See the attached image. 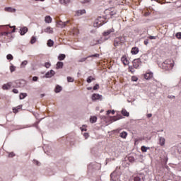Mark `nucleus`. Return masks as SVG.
<instances>
[{"mask_svg": "<svg viewBox=\"0 0 181 181\" xmlns=\"http://www.w3.org/2000/svg\"><path fill=\"white\" fill-rule=\"evenodd\" d=\"M159 66L161 69L165 70V71H169V70H172V69H173V67L175 66V61L168 59H166L165 62H162L161 64H159Z\"/></svg>", "mask_w": 181, "mask_h": 181, "instance_id": "1", "label": "nucleus"}, {"mask_svg": "<svg viewBox=\"0 0 181 181\" xmlns=\"http://www.w3.org/2000/svg\"><path fill=\"white\" fill-rule=\"evenodd\" d=\"M171 153L175 156H181V143L176 146H173L171 148Z\"/></svg>", "mask_w": 181, "mask_h": 181, "instance_id": "2", "label": "nucleus"}, {"mask_svg": "<svg viewBox=\"0 0 181 181\" xmlns=\"http://www.w3.org/2000/svg\"><path fill=\"white\" fill-rule=\"evenodd\" d=\"M104 23H107V21H105V18L100 16L95 21L93 26L94 28H100V26H103Z\"/></svg>", "mask_w": 181, "mask_h": 181, "instance_id": "3", "label": "nucleus"}, {"mask_svg": "<svg viewBox=\"0 0 181 181\" xmlns=\"http://www.w3.org/2000/svg\"><path fill=\"white\" fill-rule=\"evenodd\" d=\"M120 176H121V173H119V172L117 170H115L113 173L110 174V180L119 181Z\"/></svg>", "mask_w": 181, "mask_h": 181, "instance_id": "4", "label": "nucleus"}, {"mask_svg": "<svg viewBox=\"0 0 181 181\" xmlns=\"http://www.w3.org/2000/svg\"><path fill=\"white\" fill-rule=\"evenodd\" d=\"M130 181H145V175L139 174L130 178Z\"/></svg>", "mask_w": 181, "mask_h": 181, "instance_id": "5", "label": "nucleus"}, {"mask_svg": "<svg viewBox=\"0 0 181 181\" xmlns=\"http://www.w3.org/2000/svg\"><path fill=\"white\" fill-rule=\"evenodd\" d=\"M142 64V61H141V58L136 59L133 61V67L134 69H139V66Z\"/></svg>", "mask_w": 181, "mask_h": 181, "instance_id": "6", "label": "nucleus"}, {"mask_svg": "<svg viewBox=\"0 0 181 181\" xmlns=\"http://www.w3.org/2000/svg\"><path fill=\"white\" fill-rule=\"evenodd\" d=\"M90 57H100V54H92L87 57L81 58L78 62V63H84V62H86L87 60V59H90Z\"/></svg>", "mask_w": 181, "mask_h": 181, "instance_id": "7", "label": "nucleus"}, {"mask_svg": "<svg viewBox=\"0 0 181 181\" xmlns=\"http://www.w3.org/2000/svg\"><path fill=\"white\" fill-rule=\"evenodd\" d=\"M15 87V86H13V82H8L6 84H4L2 86V88L4 90H9L11 88V87Z\"/></svg>", "mask_w": 181, "mask_h": 181, "instance_id": "8", "label": "nucleus"}, {"mask_svg": "<svg viewBox=\"0 0 181 181\" xmlns=\"http://www.w3.org/2000/svg\"><path fill=\"white\" fill-rule=\"evenodd\" d=\"M97 100H103V95L98 94V93H94L92 95V100L93 101H97Z\"/></svg>", "mask_w": 181, "mask_h": 181, "instance_id": "9", "label": "nucleus"}, {"mask_svg": "<svg viewBox=\"0 0 181 181\" xmlns=\"http://www.w3.org/2000/svg\"><path fill=\"white\" fill-rule=\"evenodd\" d=\"M54 74H56V72H54V70L51 69L49 71L45 74V77L46 78H50L51 77H53Z\"/></svg>", "mask_w": 181, "mask_h": 181, "instance_id": "10", "label": "nucleus"}, {"mask_svg": "<svg viewBox=\"0 0 181 181\" xmlns=\"http://www.w3.org/2000/svg\"><path fill=\"white\" fill-rule=\"evenodd\" d=\"M114 32H115V30L114 28H111L103 32V36H109V35H111V33H114Z\"/></svg>", "mask_w": 181, "mask_h": 181, "instance_id": "11", "label": "nucleus"}, {"mask_svg": "<svg viewBox=\"0 0 181 181\" xmlns=\"http://www.w3.org/2000/svg\"><path fill=\"white\" fill-rule=\"evenodd\" d=\"M4 11L5 12H8L10 13H15V12H16V8H13L12 7H5Z\"/></svg>", "mask_w": 181, "mask_h": 181, "instance_id": "12", "label": "nucleus"}, {"mask_svg": "<svg viewBox=\"0 0 181 181\" xmlns=\"http://www.w3.org/2000/svg\"><path fill=\"white\" fill-rule=\"evenodd\" d=\"M101 43H103V40L101 39H94L92 42H91V45L92 46H95V45H101Z\"/></svg>", "mask_w": 181, "mask_h": 181, "instance_id": "13", "label": "nucleus"}, {"mask_svg": "<svg viewBox=\"0 0 181 181\" xmlns=\"http://www.w3.org/2000/svg\"><path fill=\"white\" fill-rule=\"evenodd\" d=\"M153 77V74L152 72H148L144 74V78L146 80H151Z\"/></svg>", "mask_w": 181, "mask_h": 181, "instance_id": "14", "label": "nucleus"}, {"mask_svg": "<svg viewBox=\"0 0 181 181\" xmlns=\"http://www.w3.org/2000/svg\"><path fill=\"white\" fill-rule=\"evenodd\" d=\"M28 33V28L26 27H23L20 29V34L21 36H23V35L26 34Z\"/></svg>", "mask_w": 181, "mask_h": 181, "instance_id": "15", "label": "nucleus"}, {"mask_svg": "<svg viewBox=\"0 0 181 181\" xmlns=\"http://www.w3.org/2000/svg\"><path fill=\"white\" fill-rule=\"evenodd\" d=\"M132 54H138L139 53V48L134 47L131 50Z\"/></svg>", "mask_w": 181, "mask_h": 181, "instance_id": "16", "label": "nucleus"}, {"mask_svg": "<svg viewBox=\"0 0 181 181\" xmlns=\"http://www.w3.org/2000/svg\"><path fill=\"white\" fill-rule=\"evenodd\" d=\"M67 23H69V21L66 22H62V21L58 22V25L60 26V28H65Z\"/></svg>", "mask_w": 181, "mask_h": 181, "instance_id": "17", "label": "nucleus"}, {"mask_svg": "<svg viewBox=\"0 0 181 181\" xmlns=\"http://www.w3.org/2000/svg\"><path fill=\"white\" fill-rule=\"evenodd\" d=\"M63 66H64V64L62 62H58L57 63L56 69L57 70H59V69H63Z\"/></svg>", "mask_w": 181, "mask_h": 181, "instance_id": "18", "label": "nucleus"}, {"mask_svg": "<svg viewBox=\"0 0 181 181\" xmlns=\"http://www.w3.org/2000/svg\"><path fill=\"white\" fill-rule=\"evenodd\" d=\"M165 139L162 136L159 137V144L160 146H165Z\"/></svg>", "mask_w": 181, "mask_h": 181, "instance_id": "19", "label": "nucleus"}, {"mask_svg": "<svg viewBox=\"0 0 181 181\" xmlns=\"http://www.w3.org/2000/svg\"><path fill=\"white\" fill-rule=\"evenodd\" d=\"M125 160H128L130 163H134V162H135V158L133 156H129L125 158Z\"/></svg>", "mask_w": 181, "mask_h": 181, "instance_id": "20", "label": "nucleus"}, {"mask_svg": "<svg viewBox=\"0 0 181 181\" xmlns=\"http://www.w3.org/2000/svg\"><path fill=\"white\" fill-rule=\"evenodd\" d=\"M128 136V133L127 132H122L119 134V137L123 138V139H125Z\"/></svg>", "mask_w": 181, "mask_h": 181, "instance_id": "21", "label": "nucleus"}, {"mask_svg": "<svg viewBox=\"0 0 181 181\" xmlns=\"http://www.w3.org/2000/svg\"><path fill=\"white\" fill-rule=\"evenodd\" d=\"M45 23H52V17H50L49 16H45Z\"/></svg>", "mask_w": 181, "mask_h": 181, "instance_id": "22", "label": "nucleus"}, {"mask_svg": "<svg viewBox=\"0 0 181 181\" xmlns=\"http://www.w3.org/2000/svg\"><path fill=\"white\" fill-rule=\"evenodd\" d=\"M84 13H86V11L84 9L76 11V15L78 16H81V15H84Z\"/></svg>", "mask_w": 181, "mask_h": 181, "instance_id": "23", "label": "nucleus"}, {"mask_svg": "<svg viewBox=\"0 0 181 181\" xmlns=\"http://www.w3.org/2000/svg\"><path fill=\"white\" fill-rule=\"evenodd\" d=\"M121 60L124 66H127V64H128V59H127V57H122Z\"/></svg>", "mask_w": 181, "mask_h": 181, "instance_id": "24", "label": "nucleus"}, {"mask_svg": "<svg viewBox=\"0 0 181 181\" xmlns=\"http://www.w3.org/2000/svg\"><path fill=\"white\" fill-rule=\"evenodd\" d=\"M122 114L124 115V117H129V112H128L125 109L122 110Z\"/></svg>", "mask_w": 181, "mask_h": 181, "instance_id": "25", "label": "nucleus"}, {"mask_svg": "<svg viewBox=\"0 0 181 181\" xmlns=\"http://www.w3.org/2000/svg\"><path fill=\"white\" fill-rule=\"evenodd\" d=\"M66 59V54H60L58 56V60L62 61V60H64Z\"/></svg>", "mask_w": 181, "mask_h": 181, "instance_id": "26", "label": "nucleus"}, {"mask_svg": "<svg viewBox=\"0 0 181 181\" xmlns=\"http://www.w3.org/2000/svg\"><path fill=\"white\" fill-rule=\"evenodd\" d=\"M90 121L91 122V124H95V122H97V117H95V116L90 117Z\"/></svg>", "mask_w": 181, "mask_h": 181, "instance_id": "27", "label": "nucleus"}, {"mask_svg": "<svg viewBox=\"0 0 181 181\" xmlns=\"http://www.w3.org/2000/svg\"><path fill=\"white\" fill-rule=\"evenodd\" d=\"M59 3L62 5H67V4L70 3V0H59Z\"/></svg>", "mask_w": 181, "mask_h": 181, "instance_id": "28", "label": "nucleus"}, {"mask_svg": "<svg viewBox=\"0 0 181 181\" xmlns=\"http://www.w3.org/2000/svg\"><path fill=\"white\" fill-rule=\"evenodd\" d=\"M62 90H63V88H62V86L57 85L55 88V93H60V91H62Z\"/></svg>", "mask_w": 181, "mask_h": 181, "instance_id": "29", "label": "nucleus"}, {"mask_svg": "<svg viewBox=\"0 0 181 181\" xmlns=\"http://www.w3.org/2000/svg\"><path fill=\"white\" fill-rule=\"evenodd\" d=\"M119 38L116 37L114 41V46L117 47L119 45Z\"/></svg>", "mask_w": 181, "mask_h": 181, "instance_id": "30", "label": "nucleus"}, {"mask_svg": "<svg viewBox=\"0 0 181 181\" xmlns=\"http://www.w3.org/2000/svg\"><path fill=\"white\" fill-rule=\"evenodd\" d=\"M54 44V42H53V40H49L47 43L49 47H52V46H53Z\"/></svg>", "mask_w": 181, "mask_h": 181, "instance_id": "31", "label": "nucleus"}, {"mask_svg": "<svg viewBox=\"0 0 181 181\" xmlns=\"http://www.w3.org/2000/svg\"><path fill=\"white\" fill-rule=\"evenodd\" d=\"M121 118H122V115H117V117H114L112 118V121H118V119H121Z\"/></svg>", "mask_w": 181, "mask_h": 181, "instance_id": "32", "label": "nucleus"}, {"mask_svg": "<svg viewBox=\"0 0 181 181\" xmlns=\"http://www.w3.org/2000/svg\"><path fill=\"white\" fill-rule=\"evenodd\" d=\"M110 16H114L115 15H117V11L112 8V11H110Z\"/></svg>", "mask_w": 181, "mask_h": 181, "instance_id": "33", "label": "nucleus"}, {"mask_svg": "<svg viewBox=\"0 0 181 181\" xmlns=\"http://www.w3.org/2000/svg\"><path fill=\"white\" fill-rule=\"evenodd\" d=\"M28 64V61L25 60L21 64V68L24 69L25 66Z\"/></svg>", "mask_w": 181, "mask_h": 181, "instance_id": "34", "label": "nucleus"}, {"mask_svg": "<svg viewBox=\"0 0 181 181\" xmlns=\"http://www.w3.org/2000/svg\"><path fill=\"white\" fill-rule=\"evenodd\" d=\"M27 96H28V94H26V93H21L20 96H19L20 97V100H23Z\"/></svg>", "mask_w": 181, "mask_h": 181, "instance_id": "35", "label": "nucleus"}, {"mask_svg": "<svg viewBox=\"0 0 181 181\" xmlns=\"http://www.w3.org/2000/svg\"><path fill=\"white\" fill-rule=\"evenodd\" d=\"M93 80H95V78H93V76H89L88 77L86 81L87 83H90L91 81H93Z\"/></svg>", "mask_w": 181, "mask_h": 181, "instance_id": "36", "label": "nucleus"}, {"mask_svg": "<svg viewBox=\"0 0 181 181\" xmlns=\"http://www.w3.org/2000/svg\"><path fill=\"white\" fill-rule=\"evenodd\" d=\"M6 59H7V60H13V56H12V54H8L6 56Z\"/></svg>", "mask_w": 181, "mask_h": 181, "instance_id": "37", "label": "nucleus"}, {"mask_svg": "<svg viewBox=\"0 0 181 181\" xmlns=\"http://www.w3.org/2000/svg\"><path fill=\"white\" fill-rule=\"evenodd\" d=\"M15 70H16V67L13 65H11L10 66V71H11V73H13V71H15Z\"/></svg>", "mask_w": 181, "mask_h": 181, "instance_id": "38", "label": "nucleus"}, {"mask_svg": "<svg viewBox=\"0 0 181 181\" xmlns=\"http://www.w3.org/2000/svg\"><path fill=\"white\" fill-rule=\"evenodd\" d=\"M68 83H73L74 81V78H71V76L67 77Z\"/></svg>", "mask_w": 181, "mask_h": 181, "instance_id": "39", "label": "nucleus"}, {"mask_svg": "<svg viewBox=\"0 0 181 181\" xmlns=\"http://www.w3.org/2000/svg\"><path fill=\"white\" fill-rule=\"evenodd\" d=\"M31 45H33L34 43H36V37H32L30 40Z\"/></svg>", "mask_w": 181, "mask_h": 181, "instance_id": "40", "label": "nucleus"}, {"mask_svg": "<svg viewBox=\"0 0 181 181\" xmlns=\"http://www.w3.org/2000/svg\"><path fill=\"white\" fill-rule=\"evenodd\" d=\"M148 149H149V148H148V147H146V146H141V151H142L143 152H146V151H148Z\"/></svg>", "mask_w": 181, "mask_h": 181, "instance_id": "41", "label": "nucleus"}, {"mask_svg": "<svg viewBox=\"0 0 181 181\" xmlns=\"http://www.w3.org/2000/svg\"><path fill=\"white\" fill-rule=\"evenodd\" d=\"M45 32L47 33H52V28L50 27H47L45 30Z\"/></svg>", "mask_w": 181, "mask_h": 181, "instance_id": "42", "label": "nucleus"}, {"mask_svg": "<svg viewBox=\"0 0 181 181\" xmlns=\"http://www.w3.org/2000/svg\"><path fill=\"white\" fill-rule=\"evenodd\" d=\"M117 38L119 39L120 43H124V40H125V39L122 36H120V37H117Z\"/></svg>", "mask_w": 181, "mask_h": 181, "instance_id": "43", "label": "nucleus"}, {"mask_svg": "<svg viewBox=\"0 0 181 181\" xmlns=\"http://www.w3.org/2000/svg\"><path fill=\"white\" fill-rule=\"evenodd\" d=\"M33 164L36 165L37 166H40V162L37 160H33Z\"/></svg>", "mask_w": 181, "mask_h": 181, "instance_id": "44", "label": "nucleus"}, {"mask_svg": "<svg viewBox=\"0 0 181 181\" xmlns=\"http://www.w3.org/2000/svg\"><path fill=\"white\" fill-rule=\"evenodd\" d=\"M50 66H52V64L49 62H46L45 64V67H46V69H49Z\"/></svg>", "mask_w": 181, "mask_h": 181, "instance_id": "45", "label": "nucleus"}, {"mask_svg": "<svg viewBox=\"0 0 181 181\" xmlns=\"http://www.w3.org/2000/svg\"><path fill=\"white\" fill-rule=\"evenodd\" d=\"M175 36H176L177 39H181V32L177 33Z\"/></svg>", "mask_w": 181, "mask_h": 181, "instance_id": "46", "label": "nucleus"}, {"mask_svg": "<svg viewBox=\"0 0 181 181\" xmlns=\"http://www.w3.org/2000/svg\"><path fill=\"white\" fill-rule=\"evenodd\" d=\"M129 71H130V73H135V70H134V68H132V66L129 67Z\"/></svg>", "mask_w": 181, "mask_h": 181, "instance_id": "47", "label": "nucleus"}, {"mask_svg": "<svg viewBox=\"0 0 181 181\" xmlns=\"http://www.w3.org/2000/svg\"><path fill=\"white\" fill-rule=\"evenodd\" d=\"M90 2H91V0H83L81 4H90Z\"/></svg>", "mask_w": 181, "mask_h": 181, "instance_id": "48", "label": "nucleus"}, {"mask_svg": "<svg viewBox=\"0 0 181 181\" xmlns=\"http://www.w3.org/2000/svg\"><path fill=\"white\" fill-rule=\"evenodd\" d=\"M13 156H15L14 152L9 153L8 158H13Z\"/></svg>", "mask_w": 181, "mask_h": 181, "instance_id": "49", "label": "nucleus"}, {"mask_svg": "<svg viewBox=\"0 0 181 181\" xmlns=\"http://www.w3.org/2000/svg\"><path fill=\"white\" fill-rule=\"evenodd\" d=\"M98 88H100V85L98 84H95L94 86H93V90H98Z\"/></svg>", "mask_w": 181, "mask_h": 181, "instance_id": "50", "label": "nucleus"}, {"mask_svg": "<svg viewBox=\"0 0 181 181\" xmlns=\"http://www.w3.org/2000/svg\"><path fill=\"white\" fill-rule=\"evenodd\" d=\"M132 81H138V77L132 76Z\"/></svg>", "mask_w": 181, "mask_h": 181, "instance_id": "51", "label": "nucleus"}, {"mask_svg": "<svg viewBox=\"0 0 181 181\" xmlns=\"http://www.w3.org/2000/svg\"><path fill=\"white\" fill-rule=\"evenodd\" d=\"M148 39H150L151 40H155L156 39V36L150 35L148 36Z\"/></svg>", "mask_w": 181, "mask_h": 181, "instance_id": "52", "label": "nucleus"}, {"mask_svg": "<svg viewBox=\"0 0 181 181\" xmlns=\"http://www.w3.org/2000/svg\"><path fill=\"white\" fill-rule=\"evenodd\" d=\"M37 80H39V77H37V76L33 77V81H37Z\"/></svg>", "mask_w": 181, "mask_h": 181, "instance_id": "53", "label": "nucleus"}, {"mask_svg": "<svg viewBox=\"0 0 181 181\" xmlns=\"http://www.w3.org/2000/svg\"><path fill=\"white\" fill-rule=\"evenodd\" d=\"M8 35H9V33H7V32L1 33V36H8Z\"/></svg>", "mask_w": 181, "mask_h": 181, "instance_id": "54", "label": "nucleus"}, {"mask_svg": "<svg viewBox=\"0 0 181 181\" xmlns=\"http://www.w3.org/2000/svg\"><path fill=\"white\" fill-rule=\"evenodd\" d=\"M10 28H13V29L11 31V33H15V30H16V26H10Z\"/></svg>", "mask_w": 181, "mask_h": 181, "instance_id": "55", "label": "nucleus"}, {"mask_svg": "<svg viewBox=\"0 0 181 181\" xmlns=\"http://www.w3.org/2000/svg\"><path fill=\"white\" fill-rule=\"evenodd\" d=\"M13 112H14V114H16L18 112V108L13 107Z\"/></svg>", "mask_w": 181, "mask_h": 181, "instance_id": "56", "label": "nucleus"}, {"mask_svg": "<svg viewBox=\"0 0 181 181\" xmlns=\"http://www.w3.org/2000/svg\"><path fill=\"white\" fill-rule=\"evenodd\" d=\"M13 92L14 94H18V93H19L18 89H13Z\"/></svg>", "mask_w": 181, "mask_h": 181, "instance_id": "57", "label": "nucleus"}, {"mask_svg": "<svg viewBox=\"0 0 181 181\" xmlns=\"http://www.w3.org/2000/svg\"><path fill=\"white\" fill-rule=\"evenodd\" d=\"M83 136H85L86 139H87V138H88V133H84Z\"/></svg>", "mask_w": 181, "mask_h": 181, "instance_id": "58", "label": "nucleus"}, {"mask_svg": "<svg viewBox=\"0 0 181 181\" xmlns=\"http://www.w3.org/2000/svg\"><path fill=\"white\" fill-rule=\"evenodd\" d=\"M149 43V41L148 40H144V45H146V46Z\"/></svg>", "mask_w": 181, "mask_h": 181, "instance_id": "59", "label": "nucleus"}, {"mask_svg": "<svg viewBox=\"0 0 181 181\" xmlns=\"http://www.w3.org/2000/svg\"><path fill=\"white\" fill-rule=\"evenodd\" d=\"M150 14H151V13L146 12V13H144V16H149Z\"/></svg>", "mask_w": 181, "mask_h": 181, "instance_id": "60", "label": "nucleus"}, {"mask_svg": "<svg viewBox=\"0 0 181 181\" xmlns=\"http://www.w3.org/2000/svg\"><path fill=\"white\" fill-rule=\"evenodd\" d=\"M152 117V114L149 113L147 115V118H151Z\"/></svg>", "mask_w": 181, "mask_h": 181, "instance_id": "61", "label": "nucleus"}, {"mask_svg": "<svg viewBox=\"0 0 181 181\" xmlns=\"http://www.w3.org/2000/svg\"><path fill=\"white\" fill-rule=\"evenodd\" d=\"M110 114H111V110H107V115H110Z\"/></svg>", "mask_w": 181, "mask_h": 181, "instance_id": "62", "label": "nucleus"}, {"mask_svg": "<svg viewBox=\"0 0 181 181\" xmlns=\"http://www.w3.org/2000/svg\"><path fill=\"white\" fill-rule=\"evenodd\" d=\"M111 114H112V115H114V114H115V110H112Z\"/></svg>", "mask_w": 181, "mask_h": 181, "instance_id": "63", "label": "nucleus"}, {"mask_svg": "<svg viewBox=\"0 0 181 181\" xmlns=\"http://www.w3.org/2000/svg\"><path fill=\"white\" fill-rule=\"evenodd\" d=\"M87 90H93V88L92 87H88Z\"/></svg>", "mask_w": 181, "mask_h": 181, "instance_id": "64", "label": "nucleus"}]
</instances>
